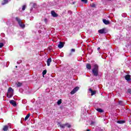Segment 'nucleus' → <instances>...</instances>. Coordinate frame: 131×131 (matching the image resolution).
Wrapping results in <instances>:
<instances>
[{
  "instance_id": "nucleus-1",
  "label": "nucleus",
  "mask_w": 131,
  "mask_h": 131,
  "mask_svg": "<svg viewBox=\"0 0 131 131\" xmlns=\"http://www.w3.org/2000/svg\"><path fill=\"white\" fill-rule=\"evenodd\" d=\"M92 73L94 76H99V66L97 64L94 65V68L92 69Z\"/></svg>"
},
{
  "instance_id": "nucleus-2",
  "label": "nucleus",
  "mask_w": 131,
  "mask_h": 131,
  "mask_svg": "<svg viewBox=\"0 0 131 131\" xmlns=\"http://www.w3.org/2000/svg\"><path fill=\"white\" fill-rule=\"evenodd\" d=\"M13 95H14V90H13L12 88L10 87L8 89L7 96L8 97V98H12Z\"/></svg>"
},
{
  "instance_id": "nucleus-3",
  "label": "nucleus",
  "mask_w": 131,
  "mask_h": 131,
  "mask_svg": "<svg viewBox=\"0 0 131 131\" xmlns=\"http://www.w3.org/2000/svg\"><path fill=\"white\" fill-rule=\"evenodd\" d=\"M15 20L16 21H17L18 24L19 25V26L21 28H25V24L22 23V20H21V19H20L18 17H15Z\"/></svg>"
},
{
  "instance_id": "nucleus-4",
  "label": "nucleus",
  "mask_w": 131,
  "mask_h": 131,
  "mask_svg": "<svg viewBox=\"0 0 131 131\" xmlns=\"http://www.w3.org/2000/svg\"><path fill=\"white\" fill-rule=\"evenodd\" d=\"M78 90H79V87H78V86L75 87V88L71 92V95H74V94H75V93H76V92H77V91H78Z\"/></svg>"
},
{
  "instance_id": "nucleus-5",
  "label": "nucleus",
  "mask_w": 131,
  "mask_h": 131,
  "mask_svg": "<svg viewBox=\"0 0 131 131\" xmlns=\"http://www.w3.org/2000/svg\"><path fill=\"white\" fill-rule=\"evenodd\" d=\"M98 33H100V34H103L107 33V32H106L105 28H103L102 29L99 30Z\"/></svg>"
},
{
  "instance_id": "nucleus-6",
  "label": "nucleus",
  "mask_w": 131,
  "mask_h": 131,
  "mask_svg": "<svg viewBox=\"0 0 131 131\" xmlns=\"http://www.w3.org/2000/svg\"><path fill=\"white\" fill-rule=\"evenodd\" d=\"M10 103L11 104V105L14 106V107H16V106H17V104L16 103V101H15L13 100H10Z\"/></svg>"
},
{
  "instance_id": "nucleus-7",
  "label": "nucleus",
  "mask_w": 131,
  "mask_h": 131,
  "mask_svg": "<svg viewBox=\"0 0 131 131\" xmlns=\"http://www.w3.org/2000/svg\"><path fill=\"white\" fill-rule=\"evenodd\" d=\"M59 49H62L64 47V43L62 41L59 42V44L58 45Z\"/></svg>"
},
{
  "instance_id": "nucleus-8",
  "label": "nucleus",
  "mask_w": 131,
  "mask_h": 131,
  "mask_svg": "<svg viewBox=\"0 0 131 131\" xmlns=\"http://www.w3.org/2000/svg\"><path fill=\"white\" fill-rule=\"evenodd\" d=\"M102 21L105 25H109V24H110V21H109V20H106L105 19H103Z\"/></svg>"
},
{
  "instance_id": "nucleus-9",
  "label": "nucleus",
  "mask_w": 131,
  "mask_h": 131,
  "mask_svg": "<svg viewBox=\"0 0 131 131\" xmlns=\"http://www.w3.org/2000/svg\"><path fill=\"white\" fill-rule=\"evenodd\" d=\"M51 15L54 17H58V14H57V13H56V12H55L54 11H51Z\"/></svg>"
},
{
  "instance_id": "nucleus-10",
  "label": "nucleus",
  "mask_w": 131,
  "mask_h": 131,
  "mask_svg": "<svg viewBox=\"0 0 131 131\" xmlns=\"http://www.w3.org/2000/svg\"><path fill=\"white\" fill-rule=\"evenodd\" d=\"M86 68L88 69V70H91L92 69V65L90 63H86Z\"/></svg>"
},
{
  "instance_id": "nucleus-11",
  "label": "nucleus",
  "mask_w": 131,
  "mask_h": 131,
  "mask_svg": "<svg viewBox=\"0 0 131 131\" xmlns=\"http://www.w3.org/2000/svg\"><path fill=\"white\" fill-rule=\"evenodd\" d=\"M58 126H60L61 128H65V126H66V125L65 124H61L60 123H58Z\"/></svg>"
},
{
  "instance_id": "nucleus-12",
  "label": "nucleus",
  "mask_w": 131,
  "mask_h": 131,
  "mask_svg": "<svg viewBox=\"0 0 131 131\" xmlns=\"http://www.w3.org/2000/svg\"><path fill=\"white\" fill-rule=\"evenodd\" d=\"M51 62H52V58H48L47 60V66H50V63Z\"/></svg>"
},
{
  "instance_id": "nucleus-13",
  "label": "nucleus",
  "mask_w": 131,
  "mask_h": 131,
  "mask_svg": "<svg viewBox=\"0 0 131 131\" xmlns=\"http://www.w3.org/2000/svg\"><path fill=\"white\" fill-rule=\"evenodd\" d=\"M89 92H91V96H94V95L96 94V91H93V90H92V89H89Z\"/></svg>"
},
{
  "instance_id": "nucleus-14",
  "label": "nucleus",
  "mask_w": 131,
  "mask_h": 131,
  "mask_svg": "<svg viewBox=\"0 0 131 131\" xmlns=\"http://www.w3.org/2000/svg\"><path fill=\"white\" fill-rule=\"evenodd\" d=\"M8 129H9V126H8V125L4 126L3 128V131H7V130H8Z\"/></svg>"
},
{
  "instance_id": "nucleus-15",
  "label": "nucleus",
  "mask_w": 131,
  "mask_h": 131,
  "mask_svg": "<svg viewBox=\"0 0 131 131\" xmlns=\"http://www.w3.org/2000/svg\"><path fill=\"white\" fill-rule=\"evenodd\" d=\"M3 3H2V6L7 5L9 3V0H3Z\"/></svg>"
},
{
  "instance_id": "nucleus-16",
  "label": "nucleus",
  "mask_w": 131,
  "mask_h": 131,
  "mask_svg": "<svg viewBox=\"0 0 131 131\" xmlns=\"http://www.w3.org/2000/svg\"><path fill=\"white\" fill-rule=\"evenodd\" d=\"M30 117V114H28L25 117V121H26V120H27V119H28L29 118V117Z\"/></svg>"
},
{
  "instance_id": "nucleus-17",
  "label": "nucleus",
  "mask_w": 131,
  "mask_h": 131,
  "mask_svg": "<svg viewBox=\"0 0 131 131\" xmlns=\"http://www.w3.org/2000/svg\"><path fill=\"white\" fill-rule=\"evenodd\" d=\"M97 111H98V112H100V113H103L104 111H103V110L101 109V108H97Z\"/></svg>"
},
{
  "instance_id": "nucleus-18",
  "label": "nucleus",
  "mask_w": 131,
  "mask_h": 131,
  "mask_svg": "<svg viewBox=\"0 0 131 131\" xmlns=\"http://www.w3.org/2000/svg\"><path fill=\"white\" fill-rule=\"evenodd\" d=\"M17 86V87H19L21 86V85H22V83L21 82H18L17 83H16Z\"/></svg>"
},
{
  "instance_id": "nucleus-19",
  "label": "nucleus",
  "mask_w": 131,
  "mask_h": 131,
  "mask_svg": "<svg viewBox=\"0 0 131 131\" xmlns=\"http://www.w3.org/2000/svg\"><path fill=\"white\" fill-rule=\"evenodd\" d=\"M66 126H67V127L70 128L71 127V125H70V124H68V123H66L65 124Z\"/></svg>"
},
{
  "instance_id": "nucleus-20",
  "label": "nucleus",
  "mask_w": 131,
  "mask_h": 131,
  "mask_svg": "<svg viewBox=\"0 0 131 131\" xmlns=\"http://www.w3.org/2000/svg\"><path fill=\"white\" fill-rule=\"evenodd\" d=\"M81 2L84 4H88V0H81Z\"/></svg>"
},
{
  "instance_id": "nucleus-21",
  "label": "nucleus",
  "mask_w": 131,
  "mask_h": 131,
  "mask_svg": "<svg viewBox=\"0 0 131 131\" xmlns=\"http://www.w3.org/2000/svg\"><path fill=\"white\" fill-rule=\"evenodd\" d=\"M42 73V75H46V74H47V70L43 71Z\"/></svg>"
},
{
  "instance_id": "nucleus-22",
  "label": "nucleus",
  "mask_w": 131,
  "mask_h": 131,
  "mask_svg": "<svg viewBox=\"0 0 131 131\" xmlns=\"http://www.w3.org/2000/svg\"><path fill=\"white\" fill-rule=\"evenodd\" d=\"M62 103V100H61V99L60 100H58V101H57V104L58 105H60V104Z\"/></svg>"
},
{
  "instance_id": "nucleus-23",
  "label": "nucleus",
  "mask_w": 131,
  "mask_h": 131,
  "mask_svg": "<svg viewBox=\"0 0 131 131\" xmlns=\"http://www.w3.org/2000/svg\"><path fill=\"white\" fill-rule=\"evenodd\" d=\"M25 9H26V5H23L22 8L23 11H25Z\"/></svg>"
},
{
  "instance_id": "nucleus-24",
  "label": "nucleus",
  "mask_w": 131,
  "mask_h": 131,
  "mask_svg": "<svg viewBox=\"0 0 131 131\" xmlns=\"http://www.w3.org/2000/svg\"><path fill=\"white\" fill-rule=\"evenodd\" d=\"M4 47V43L0 42V49Z\"/></svg>"
},
{
  "instance_id": "nucleus-25",
  "label": "nucleus",
  "mask_w": 131,
  "mask_h": 131,
  "mask_svg": "<svg viewBox=\"0 0 131 131\" xmlns=\"http://www.w3.org/2000/svg\"><path fill=\"white\" fill-rule=\"evenodd\" d=\"M124 122H125L124 121H118V123H120V124L124 123Z\"/></svg>"
},
{
  "instance_id": "nucleus-26",
  "label": "nucleus",
  "mask_w": 131,
  "mask_h": 131,
  "mask_svg": "<svg viewBox=\"0 0 131 131\" xmlns=\"http://www.w3.org/2000/svg\"><path fill=\"white\" fill-rule=\"evenodd\" d=\"M91 7H92V8H96V5L93 4L91 5Z\"/></svg>"
},
{
  "instance_id": "nucleus-27",
  "label": "nucleus",
  "mask_w": 131,
  "mask_h": 131,
  "mask_svg": "<svg viewBox=\"0 0 131 131\" xmlns=\"http://www.w3.org/2000/svg\"><path fill=\"white\" fill-rule=\"evenodd\" d=\"M127 93H128V94H130V95H131V90L128 89Z\"/></svg>"
},
{
  "instance_id": "nucleus-28",
  "label": "nucleus",
  "mask_w": 131,
  "mask_h": 131,
  "mask_svg": "<svg viewBox=\"0 0 131 131\" xmlns=\"http://www.w3.org/2000/svg\"><path fill=\"white\" fill-rule=\"evenodd\" d=\"M71 53H72V52H74H74H75V49H72L71 50Z\"/></svg>"
},
{
  "instance_id": "nucleus-29",
  "label": "nucleus",
  "mask_w": 131,
  "mask_h": 131,
  "mask_svg": "<svg viewBox=\"0 0 131 131\" xmlns=\"http://www.w3.org/2000/svg\"><path fill=\"white\" fill-rule=\"evenodd\" d=\"M72 55V52H71V53L68 54V56L70 57V56H71Z\"/></svg>"
},
{
  "instance_id": "nucleus-30",
  "label": "nucleus",
  "mask_w": 131,
  "mask_h": 131,
  "mask_svg": "<svg viewBox=\"0 0 131 131\" xmlns=\"http://www.w3.org/2000/svg\"><path fill=\"white\" fill-rule=\"evenodd\" d=\"M33 8H35V7H36V4L34 3L33 5Z\"/></svg>"
},
{
  "instance_id": "nucleus-31",
  "label": "nucleus",
  "mask_w": 131,
  "mask_h": 131,
  "mask_svg": "<svg viewBox=\"0 0 131 131\" xmlns=\"http://www.w3.org/2000/svg\"><path fill=\"white\" fill-rule=\"evenodd\" d=\"M68 13H69V14H72V11H70V10H69V11H68Z\"/></svg>"
},
{
  "instance_id": "nucleus-32",
  "label": "nucleus",
  "mask_w": 131,
  "mask_h": 131,
  "mask_svg": "<svg viewBox=\"0 0 131 131\" xmlns=\"http://www.w3.org/2000/svg\"><path fill=\"white\" fill-rule=\"evenodd\" d=\"M119 103L120 105H122V101H119Z\"/></svg>"
},
{
  "instance_id": "nucleus-33",
  "label": "nucleus",
  "mask_w": 131,
  "mask_h": 131,
  "mask_svg": "<svg viewBox=\"0 0 131 131\" xmlns=\"http://www.w3.org/2000/svg\"><path fill=\"white\" fill-rule=\"evenodd\" d=\"M44 21H45V22L47 23V22H48V19L45 18V19H44Z\"/></svg>"
},
{
  "instance_id": "nucleus-34",
  "label": "nucleus",
  "mask_w": 131,
  "mask_h": 131,
  "mask_svg": "<svg viewBox=\"0 0 131 131\" xmlns=\"http://www.w3.org/2000/svg\"><path fill=\"white\" fill-rule=\"evenodd\" d=\"M91 124H95V122L91 121Z\"/></svg>"
},
{
  "instance_id": "nucleus-35",
  "label": "nucleus",
  "mask_w": 131,
  "mask_h": 131,
  "mask_svg": "<svg viewBox=\"0 0 131 131\" xmlns=\"http://www.w3.org/2000/svg\"><path fill=\"white\" fill-rule=\"evenodd\" d=\"M101 48H100V47H98V48H97V51H100V49Z\"/></svg>"
},
{
  "instance_id": "nucleus-36",
  "label": "nucleus",
  "mask_w": 131,
  "mask_h": 131,
  "mask_svg": "<svg viewBox=\"0 0 131 131\" xmlns=\"http://www.w3.org/2000/svg\"><path fill=\"white\" fill-rule=\"evenodd\" d=\"M73 4H75V2H74Z\"/></svg>"
},
{
  "instance_id": "nucleus-37",
  "label": "nucleus",
  "mask_w": 131,
  "mask_h": 131,
  "mask_svg": "<svg viewBox=\"0 0 131 131\" xmlns=\"http://www.w3.org/2000/svg\"><path fill=\"white\" fill-rule=\"evenodd\" d=\"M110 1H111V0H110Z\"/></svg>"
}]
</instances>
